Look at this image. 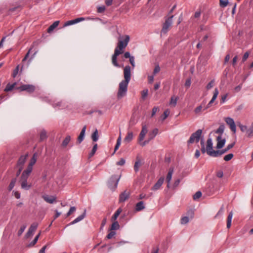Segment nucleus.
<instances>
[{
  "instance_id": "cd10ccee",
  "label": "nucleus",
  "mask_w": 253,
  "mask_h": 253,
  "mask_svg": "<svg viewBox=\"0 0 253 253\" xmlns=\"http://www.w3.org/2000/svg\"><path fill=\"white\" fill-rule=\"evenodd\" d=\"M158 129L156 128H154L152 132H150L149 134V140H152L157 135L158 133Z\"/></svg>"
},
{
  "instance_id": "680f3d73",
  "label": "nucleus",
  "mask_w": 253,
  "mask_h": 253,
  "mask_svg": "<svg viewBox=\"0 0 253 253\" xmlns=\"http://www.w3.org/2000/svg\"><path fill=\"white\" fill-rule=\"evenodd\" d=\"M31 49H32V48L29 49V50H28V51L27 52L26 54L25 55V57L22 59V62H25L27 59V58L29 57Z\"/></svg>"
},
{
  "instance_id": "09e8293b",
  "label": "nucleus",
  "mask_w": 253,
  "mask_h": 253,
  "mask_svg": "<svg viewBox=\"0 0 253 253\" xmlns=\"http://www.w3.org/2000/svg\"><path fill=\"white\" fill-rule=\"evenodd\" d=\"M19 70V65H18L15 69L13 70V73H12V77L13 78H15L16 76L17 75L18 72Z\"/></svg>"
},
{
  "instance_id": "5fc2aeb1",
  "label": "nucleus",
  "mask_w": 253,
  "mask_h": 253,
  "mask_svg": "<svg viewBox=\"0 0 253 253\" xmlns=\"http://www.w3.org/2000/svg\"><path fill=\"white\" fill-rule=\"evenodd\" d=\"M218 93H219V92H218V90L217 88H215L214 89V92H213V96H212V97L211 98V100L214 101L216 99V98H217V96Z\"/></svg>"
},
{
  "instance_id": "9d476101",
  "label": "nucleus",
  "mask_w": 253,
  "mask_h": 253,
  "mask_svg": "<svg viewBox=\"0 0 253 253\" xmlns=\"http://www.w3.org/2000/svg\"><path fill=\"white\" fill-rule=\"evenodd\" d=\"M130 192L127 190H126L123 192L121 193L119 196V203H124L127 200L130 196Z\"/></svg>"
},
{
  "instance_id": "6e6d98bb",
  "label": "nucleus",
  "mask_w": 253,
  "mask_h": 253,
  "mask_svg": "<svg viewBox=\"0 0 253 253\" xmlns=\"http://www.w3.org/2000/svg\"><path fill=\"white\" fill-rule=\"evenodd\" d=\"M116 234V232L113 230H111V232L107 235L106 238L108 239L112 238Z\"/></svg>"
},
{
  "instance_id": "f8f14e48",
  "label": "nucleus",
  "mask_w": 253,
  "mask_h": 253,
  "mask_svg": "<svg viewBox=\"0 0 253 253\" xmlns=\"http://www.w3.org/2000/svg\"><path fill=\"white\" fill-rule=\"evenodd\" d=\"M206 152H207V154L210 156V152H212L213 151V143L212 141L211 138H209L207 141V145Z\"/></svg>"
},
{
  "instance_id": "c756f323",
  "label": "nucleus",
  "mask_w": 253,
  "mask_h": 253,
  "mask_svg": "<svg viewBox=\"0 0 253 253\" xmlns=\"http://www.w3.org/2000/svg\"><path fill=\"white\" fill-rule=\"evenodd\" d=\"M113 222L111 225L110 227V230H115L119 229L120 228V225L118 221H112Z\"/></svg>"
},
{
  "instance_id": "7c9ffc66",
  "label": "nucleus",
  "mask_w": 253,
  "mask_h": 253,
  "mask_svg": "<svg viewBox=\"0 0 253 253\" xmlns=\"http://www.w3.org/2000/svg\"><path fill=\"white\" fill-rule=\"evenodd\" d=\"M121 133L120 134L117 140V143L115 145V148H114V153H115V152L119 149V147L120 146L121 143Z\"/></svg>"
},
{
  "instance_id": "393cba45",
  "label": "nucleus",
  "mask_w": 253,
  "mask_h": 253,
  "mask_svg": "<svg viewBox=\"0 0 253 253\" xmlns=\"http://www.w3.org/2000/svg\"><path fill=\"white\" fill-rule=\"evenodd\" d=\"M59 24V21H55L52 25H51L47 29V32L50 33L53 30L57 27Z\"/></svg>"
},
{
  "instance_id": "dca6fc26",
  "label": "nucleus",
  "mask_w": 253,
  "mask_h": 253,
  "mask_svg": "<svg viewBox=\"0 0 253 253\" xmlns=\"http://www.w3.org/2000/svg\"><path fill=\"white\" fill-rule=\"evenodd\" d=\"M85 215H86V210H84V211L82 214L79 216L75 219H74L73 221H72L69 224H68L66 226H68L74 224L82 220L85 217Z\"/></svg>"
},
{
  "instance_id": "4d7b16f0",
  "label": "nucleus",
  "mask_w": 253,
  "mask_h": 253,
  "mask_svg": "<svg viewBox=\"0 0 253 253\" xmlns=\"http://www.w3.org/2000/svg\"><path fill=\"white\" fill-rule=\"evenodd\" d=\"M202 108H203V107L202 105H200V106L197 107L194 110L195 113L196 114L200 113L202 111Z\"/></svg>"
},
{
  "instance_id": "9b49d317",
  "label": "nucleus",
  "mask_w": 253,
  "mask_h": 253,
  "mask_svg": "<svg viewBox=\"0 0 253 253\" xmlns=\"http://www.w3.org/2000/svg\"><path fill=\"white\" fill-rule=\"evenodd\" d=\"M217 144L216 148L218 149L222 148L225 145L226 139L225 138H222L221 135H218L216 137Z\"/></svg>"
},
{
  "instance_id": "2eb2a0df",
  "label": "nucleus",
  "mask_w": 253,
  "mask_h": 253,
  "mask_svg": "<svg viewBox=\"0 0 253 253\" xmlns=\"http://www.w3.org/2000/svg\"><path fill=\"white\" fill-rule=\"evenodd\" d=\"M121 54L120 52L118 51H114V53L112 57V62L114 66L115 67H120L119 64L117 62V57Z\"/></svg>"
},
{
  "instance_id": "1a4fd4ad",
  "label": "nucleus",
  "mask_w": 253,
  "mask_h": 253,
  "mask_svg": "<svg viewBox=\"0 0 253 253\" xmlns=\"http://www.w3.org/2000/svg\"><path fill=\"white\" fill-rule=\"evenodd\" d=\"M225 121L226 124L229 126L231 130L233 132V133H235L236 128L234 120L231 118L227 117L225 119Z\"/></svg>"
},
{
  "instance_id": "c03bdc74",
  "label": "nucleus",
  "mask_w": 253,
  "mask_h": 253,
  "mask_svg": "<svg viewBox=\"0 0 253 253\" xmlns=\"http://www.w3.org/2000/svg\"><path fill=\"white\" fill-rule=\"evenodd\" d=\"M233 156H234V155L232 153H230V154H228L225 155L223 159L225 161H229L233 158Z\"/></svg>"
},
{
  "instance_id": "13d9d810",
  "label": "nucleus",
  "mask_w": 253,
  "mask_h": 253,
  "mask_svg": "<svg viewBox=\"0 0 253 253\" xmlns=\"http://www.w3.org/2000/svg\"><path fill=\"white\" fill-rule=\"evenodd\" d=\"M126 161L124 158H121L120 160L117 162L116 164L118 166H123L125 165Z\"/></svg>"
},
{
  "instance_id": "4c0bfd02",
  "label": "nucleus",
  "mask_w": 253,
  "mask_h": 253,
  "mask_svg": "<svg viewBox=\"0 0 253 253\" xmlns=\"http://www.w3.org/2000/svg\"><path fill=\"white\" fill-rule=\"evenodd\" d=\"M224 126L223 125H221L219 126V127H218V129H217L215 131V133H219V135H221V136L222 135V133H223L224 132Z\"/></svg>"
},
{
  "instance_id": "20e7f679",
  "label": "nucleus",
  "mask_w": 253,
  "mask_h": 253,
  "mask_svg": "<svg viewBox=\"0 0 253 253\" xmlns=\"http://www.w3.org/2000/svg\"><path fill=\"white\" fill-rule=\"evenodd\" d=\"M173 15L169 16V17H166L165 22L163 25V27L161 30V33L166 34L169 29V28L172 24V19Z\"/></svg>"
},
{
  "instance_id": "e433bc0d",
  "label": "nucleus",
  "mask_w": 253,
  "mask_h": 253,
  "mask_svg": "<svg viewBox=\"0 0 253 253\" xmlns=\"http://www.w3.org/2000/svg\"><path fill=\"white\" fill-rule=\"evenodd\" d=\"M91 138L94 142H96L98 139V130L96 129L91 135Z\"/></svg>"
},
{
  "instance_id": "de8ad7c7",
  "label": "nucleus",
  "mask_w": 253,
  "mask_h": 253,
  "mask_svg": "<svg viewBox=\"0 0 253 253\" xmlns=\"http://www.w3.org/2000/svg\"><path fill=\"white\" fill-rule=\"evenodd\" d=\"M26 228V225H23L20 227V228L19 230V231H18V233H17V235L18 236H20L22 234V233L25 230Z\"/></svg>"
},
{
  "instance_id": "e2e57ef3",
  "label": "nucleus",
  "mask_w": 253,
  "mask_h": 253,
  "mask_svg": "<svg viewBox=\"0 0 253 253\" xmlns=\"http://www.w3.org/2000/svg\"><path fill=\"white\" fill-rule=\"evenodd\" d=\"M160 71V67L158 65L156 66L154 68V70L153 71V74L155 75L156 74H157L158 73H159Z\"/></svg>"
},
{
  "instance_id": "a211bd4d",
  "label": "nucleus",
  "mask_w": 253,
  "mask_h": 253,
  "mask_svg": "<svg viewBox=\"0 0 253 253\" xmlns=\"http://www.w3.org/2000/svg\"><path fill=\"white\" fill-rule=\"evenodd\" d=\"M164 181V177H160L159 180L157 181V182L155 184V185L153 186V187L152 188V190L153 191L157 190L158 189H160L162 185L163 184V182Z\"/></svg>"
},
{
  "instance_id": "473e14b6",
  "label": "nucleus",
  "mask_w": 253,
  "mask_h": 253,
  "mask_svg": "<svg viewBox=\"0 0 253 253\" xmlns=\"http://www.w3.org/2000/svg\"><path fill=\"white\" fill-rule=\"evenodd\" d=\"M40 141H43L46 139L47 138V135H46V131L43 129L42 130L40 134Z\"/></svg>"
},
{
  "instance_id": "338daca9",
  "label": "nucleus",
  "mask_w": 253,
  "mask_h": 253,
  "mask_svg": "<svg viewBox=\"0 0 253 253\" xmlns=\"http://www.w3.org/2000/svg\"><path fill=\"white\" fill-rule=\"evenodd\" d=\"M129 59V62L131 65L133 67H134L135 66V63H134V57L133 56H131Z\"/></svg>"
},
{
  "instance_id": "f03ea898",
  "label": "nucleus",
  "mask_w": 253,
  "mask_h": 253,
  "mask_svg": "<svg viewBox=\"0 0 253 253\" xmlns=\"http://www.w3.org/2000/svg\"><path fill=\"white\" fill-rule=\"evenodd\" d=\"M129 36L126 35L125 39L124 41L119 40L118 43L117 47L115 48V51H118L121 53V54L124 52L125 48L126 47L129 41Z\"/></svg>"
},
{
  "instance_id": "4468645a",
  "label": "nucleus",
  "mask_w": 253,
  "mask_h": 253,
  "mask_svg": "<svg viewBox=\"0 0 253 253\" xmlns=\"http://www.w3.org/2000/svg\"><path fill=\"white\" fill-rule=\"evenodd\" d=\"M43 200L48 203L52 204L56 202V198L54 196L44 195L42 196Z\"/></svg>"
},
{
  "instance_id": "c9c22d12",
  "label": "nucleus",
  "mask_w": 253,
  "mask_h": 253,
  "mask_svg": "<svg viewBox=\"0 0 253 253\" xmlns=\"http://www.w3.org/2000/svg\"><path fill=\"white\" fill-rule=\"evenodd\" d=\"M71 140V137L69 135L67 136L64 140L62 142V145L64 147H65L69 144L70 141Z\"/></svg>"
},
{
  "instance_id": "bf43d9fd",
  "label": "nucleus",
  "mask_w": 253,
  "mask_h": 253,
  "mask_svg": "<svg viewBox=\"0 0 253 253\" xmlns=\"http://www.w3.org/2000/svg\"><path fill=\"white\" fill-rule=\"evenodd\" d=\"M74 24H75V23H74V20L68 21L65 23V24L64 25V27L68 26Z\"/></svg>"
},
{
  "instance_id": "37998d69",
  "label": "nucleus",
  "mask_w": 253,
  "mask_h": 253,
  "mask_svg": "<svg viewBox=\"0 0 253 253\" xmlns=\"http://www.w3.org/2000/svg\"><path fill=\"white\" fill-rule=\"evenodd\" d=\"M41 235V233L40 232L35 238L34 240L30 243L29 244V246H34L37 242L38 239Z\"/></svg>"
},
{
  "instance_id": "72a5a7b5",
  "label": "nucleus",
  "mask_w": 253,
  "mask_h": 253,
  "mask_svg": "<svg viewBox=\"0 0 253 253\" xmlns=\"http://www.w3.org/2000/svg\"><path fill=\"white\" fill-rule=\"evenodd\" d=\"M178 99V97L172 96L170 98L169 104L173 107H175L176 105Z\"/></svg>"
},
{
  "instance_id": "f704fd0d",
  "label": "nucleus",
  "mask_w": 253,
  "mask_h": 253,
  "mask_svg": "<svg viewBox=\"0 0 253 253\" xmlns=\"http://www.w3.org/2000/svg\"><path fill=\"white\" fill-rule=\"evenodd\" d=\"M15 85H16V83H14L13 84H8L6 85V87L4 89V91L5 92H8V91L12 90L13 89V88L14 87Z\"/></svg>"
},
{
  "instance_id": "4be33fe9",
  "label": "nucleus",
  "mask_w": 253,
  "mask_h": 253,
  "mask_svg": "<svg viewBox=\"0 0 253 253\" xmlns=\"http://www.w3.org/2000/svg\"><path fill=\"white\" fill-rule=\"evenodd\" d=\"M173 172V168H171L169 169V171L167 174L166 180L168 183V185H167L168 187H169L170 182V180L172 178V175Z\"/></svg>"
},
{
  "instance_id": "ea45409f",
  "label": "nucleus",
  "mask_w": 253,
  "mask_h": 253,
  "mask_svg": "<svg viewBox=\"0 0 253 253\" xmlns=\"http://www.w3.org/2000/svg\"><path fill=\"white\" fill-rule=\"evenodd\" d=\"M16 181V178H13L11 180V181L9 185V186H8L9 191H11L13 188V187L15 186Z\"/></svg>"
},
{
  "instance_id": "f257e3e1",
  "label": "nucleus",
  "mask_w": 253,
  "mask_h": 253,
  "mask_svg": "<svg viewBox=\"0 0 253 253\" xmlns=\"http://www.w3.org/2000/svg\"><path fill=\"white\" fill-rule=\"evenodd\" d=\"M131 68L129 65L126 66L124 69V80L121 82L119 85V89L117 93L118 99L125 96L127 92V86L131 79Z\"/></svg>"
},
{
  "instance_id": "2f4dec72",
  "label": "nucleus",
  "mask_w": 253,
  "mask_h": 253,
  "mask_svg": "<svg viewBox=\"0 0 253 253\" xmlns=\"http://www.w3.org/2000/svg\"><path fill=\"white\" fill-rule=\"evenodd\" d=\"M37 156L38 154L37 153H35L33 154L32 158H31L30 162L29 164V165L33 167V166L35 165L37 161Z\"/></svg>"
},
{
  "instance_id": "b1692460",
  "label": "nucleus",
  "mask_w": 253,
  "mask_h": 253,
  "mask_svg": "<svg viewBox=\"0 0 253 253\" xmlns=\"http://www.w3.org/2000/svg\"><path fill=\"white\" fill-rule=\"evenodd\" d=\"M141 165V160L137 157L136 161L135 162L134 165V169L135 172H137L139 170V168Z\"/></svg>"
},
{
  "instance_id": "412c9836",
  "label": "nucleus",
  "mask_w": 253,
  "mask_h": 253,
  "mask_svg": "<svg viewBox=\"0 0 253 253\" xmlns=\"http://www.w3.org/2000/svg\"><path fill=\"white\" fill-rule=\"evenodd\" d=\"M33 169V166L28 165L27 168L26 169L23 171L21 175H24L26 177H29L30 174L32 172Z\"/></svg>"
},
{
  "instance_id": "aec40b11",
  "label": "nucleus",
  "mask_w": 253,
  "mask_h": 253,
  "mask_svg": "<svg viewBox=\"0 0 253 253\" xmlns=\"http://www.w3.org/2000/svg\"><path fill=\"white\" fill-rule=\"evenodd\" d=\"M224 154V152L222 150H214L210 152V156L213 157H218Z\"/></svg>"
},
{
  "instance_id": "f3484780",
  "label": "nucleus",
  "mask_w": 253,
  "mask_h": 253,
  "mask_svg": "<svg viewBox=\"0 0 253 253\" xmlns=\"http://www.w3.org/2000/svg\"><path fill=\"white\" fill-rule=\"evenodd\" d=\"M86 129V126H84L83 127V128L80 132V134L78 137L77 141V143L80 144L83 141L84 137L85 132Z\"/></svg>"
},
{
  "instance_id": "a878e982",
  "label": "nucleus",
  "mask_w": 253,
  "mask_h": 253,
  "mask_svg": "<svg viewBox=\"0 0 253 253\" xmlns=\"http://www.w3.org/2000/svg\"><path fill=\"white\" fill-rule=\"evenodd\" d=\"M233 212L231 211L228 216L227 219V228L228 229L230 228L231 226V222H232V219L233 217Z\"/></svg>"
},
{
  "instance_id": "423d86ee",
  "label": "nucleus",
  "mask_w": 253,
  "mask_h": 253,
  "mask_svg": "<svg viewBox=\"0 0 253 253\" xmlns=\"http://www.w3.org/2000/svg\"><path fill=\"white\" fill-rule=\"evenodd\" d=\"M28 177H26L24 175H21L20 177V182L21 188L24 189L28 190L31 187V184L27 183Z\"/></svg>"
},
{
  "instance_id": "7ed1b4c3",
  "label": "nucleus",
  "mask_w": 253,
  "mask_h": 253,
  "mask_svg": "<svg viewBox=\"0 0 253 253\" xmlns=\"http://www.w3.org/2000/svg\"><path fill=\"white\" fill-rule=\"evenodd\" d=\"M121 175H113L110 178L108 182V186L110 189L114 191L117 187Z\"/></svg>"
},
{
  "instance_id": "ddd939ff",
  "label": "nucleus",
  "mask_w": 253,
  "mask_h": 253,
  "mask_svg": "<svg viewBox=\"0 0 253 253\" xmlns=\"http://www.w3.org/2000/svg\"><path fill=\"white\" fill-rule=\"evenodd\" d=\"M147 132L148 129L146 125H143L142 130L139 135L138 140L139 142L142 141L144 139Z\"/></svg>"
},
{
  "instance_id": "bb28decb",
  "label": "nucleus",
  "mask_w": 253,
  "mask_h": 253,
  "mask_svg": "<svg viewBox=\"0 0 253 253\" xmlns=\"http://www.w3.org/2000/svg\"><path fill=\"white\" fill-rule=\"evenodd\" d=\"M122 209L121 208H119L115 212L114 215L112 216V217L111 218V220L112 221H116V219H117L118 217L119 216V215L122 212Z\"/></svg>"
},
{
  "instance_id": "052dcab7",
  "label": "nucleus",
  "mask_w": 253,
  "mask_h": 253,
  "mask_svg": "<svg viewBox=\"0 0 253 253\" xmlns=\"http://www.w3.org/2000/svg\"><path fill=\"white\" fill-rule=\"evenodd\" d=\"M105 10V7L104 6H98L97 7V12L98 13H102Z\"/></svg>"
},
{
  "instance_id": "603ef678",
  "label": "nucleus",
  "mask_w": 253,
  "mask_h": 253,
  "mask_svg": "<svg viewBox=\"0 0 253 253\" xmlns=\"http://www.w3.org/2000/svg\"><path fill=\"white\" fill-rule=\"evenodd\" d=\"M223 212H224V208H223V207L222 206L220 208V209H219V210L218 211L217 213V214H216V215L215 216V218H217L219 216L222 215L223 213Z\"/></svg>"
},
{
  "instance_id": "0e129e2a",
  "label": "nucleus",
  "mask_w": 253,
  "mask_h": 253,
  "mask_svg": "<svg viewBox=\"0 0 253 253\" xmlns=\"http://www.w3.org/2000/svg\"><path fill=\"white\" fill-rule=\"evenodd\" d=\"M249 52H245L243 57V58H242V62H244L248 59V58L249 57Z\"/></svg>"
},
{
  "instance_id": "c85d7f7f",
  "label": "nucleus",
  "mask_w": 253,
  "mask_h": 253,
  "mask_svg": "<svg viewBox=\"0 0 253 253\" xmlns=\"http://www.w3.org/2000/svg\"><path fill=\"white\" fill-rule=\"evenodd\" d=\"M145 208L144 203L142 201H140L136 205L135 210L136 211H140Z\"/></svg>"
},
{
  "instance_id": "58836bf2",
  "label": "nucleus",
  "mask_w": 253,
  "mask_h": 253,
  "mask_svg": "<svg viewBox=\"0 0 253 253\" xmlns=\"http://www.w3.org/2000/svg\"><path fill=\"white\" fill-rule=\"evenodd\" d=\"M228 0H219V5L221 7H225L228 4Z\"/></svg>"
},
{
  "instance_id": "a18cd8bd",
  "label": "nucleus",
  "mask_w": 253,
  "mask_h": 253,
  "mask_svg": "<svg viewBox=\"0 0 253 253\" xmlns=\"http://www.w3.org/2000/svg\"><path fill=\"white\" fill-rule=\"evenodd\" d=\"M76 210V208L75 207H71L68 211V212L67 213L66 215V217L69 216L72 213H73L74 212H75Z\"/></svg>"
},
{
  "instance_id": "3c124183",
  "label": "nucleus",
  "mask_w": 253,
  "mask_h": 253,
  "mask_svg": "<svg viewBox=\"0 0 253 253\" xmlns=\"http://www.w3.org/2000/svg\"><path fill=\"white\" fill-rule=\"evenodd\" d=\"M148 90L145 89L141 91V96L143 99H145L148 95Z\"/></svg>"
},
{
  "instance_id": "39448f33",
  "label": "nucleus",
  "mask_w": 253,
  "mask_h": 253,
  "mask_svg": "<svg viewBox=\"0 0 253 253\" xmlns=\"http://www.w3.org/2000/svg\"><path fill=\"white\" fill-rule=\"evenodd\" d=\"M202 133V130L200 129H198L196 132L193 133L191 135L189 139L188 140L187 143L189 144H192L195 142L196 143L198 142L200 140Z\"/></svg>"
},
{
  "instance_id": "79ce46f5",
  "label": "nucleus",
  "mask_w": 253,
  "mask_h": 253,
  "mask_svg": "<svg viewBox=\"0 0 253 253\" xmlns=\"http://www.w3.org/2000/svg\"><path fill=\"white\" fill-rule=\"evenodd\" d=\"M202 196V192L200 191H197L196 193L193 195V199L194 200H198Z\"/></svg>"
},
{
  "instance_id": "0eeeda50",
  "label": "nucleus",
  "mask_w": 253,
  "mask_h": 253,
  "mask_svg": "<svg viewBox=\"0 0 253 253\" xmlns=\"http://www.w3.org/2000/svg\"><path fill=\"white\" fill-rule=\"evenodd\" d=\"M38 226V223L37 222L33 223L30 228L26 234L25 235V237L26 238H28L31 236H32L34 233V232L36 230L37 227Z\"/></svg>"
},
{
  "instance_id": "5701e85b",
  "label": "nucleus",
  "mask_w": 253,
  "mask_h": 253,
  "mask_svg": "<svg viewBox=\"0 0 253 253\" xmlns=\"http://www.w3.org/2000/svg\"><path fill=\"white\" fill-rule=\"evenodd\" d=\"M133 138V134L132 131H129L127 133L126 135V136L124 141L126 142H130Z\"/></svg>"
},
{
  "instance_id": "774afa93",
  "label": "nucleus",
  "mask_w": 253,
  "mask_h": 253,
  "mask_svg": "<svg viewBox=\"0 0 253 253\" xmlns=\"http://www.w3.org/2000/svg\"><path fill=\"white\" fill-rule=\"evenodd\" d=\"M214 83V81H211L207 85V89H210L213 87V84Z\"/></svg>"
},
{
  "instance_id": "6e6552de",
  "label": "nucleus",
  "mask_w": 253,
  "mask_h": 253,
  "mask_svg": "<svg viewBox=\"0 0 253 253\" xmlns=\"http://www.w3.org/2000/svg\"><path fill=\"white\" fill-rule=\"evenodd\" d=\"M17 89H19L20 91L25 90L28 92L31 93L34 91L35 87L34 85L31 84H23L17 87Z\"/></svg>"
},
{
  "instance_id": "49530a36",
  "label": "nucleus",
  "mask_w": 253,
  "mask_h": 253,
  "mask_svg": "<svg viewBox=\"0 0 253 253\" xmlns=\"http://www.w3.org/2000/svg\"><path fill=\"white\" fill-rule=\"evenodd\" d=\"M235 144V142H233L231 144H230L227 146V147L225 149H223L222 151L224 152V154L227 152L230 149L232 148L234 146Z\"/></svg>"
},
{
  "instance_id": "864d4df0",
  "label": "nucleus",
  "mask_w": 253,
  "mask_h": 253,
  "mask_svg": "<svg viewBox=\"0 0 253 253\" xmlns=\"http://www.w3.org/2000/svg\"><path fill=\"white\" fill-rule=\"evenodd\" d=\"M189 222V218L187 216H184L181 219V223L182 224H185Z\"/></svg>"
},
{
  "instance_id": "69168bd1",
  "label": "nucleus",
  "mask_w": 253,
  "mask_h": 253,
  "mask_svg": "<svg viewBox=\"0 0 253 253\" xmlns=\"http://www.w3.org/2000/svg\"><path fill=\"white\" fill-rule=\"evenodd\" d=\"M84 20H85V18H84V17H80V18H76L75 19H74V21L75 24H76V23H77L78 22L83 21H84Z\"/></svg>"
},
{
  "instance_id": "a19ab883",
  "label": "nucleus",
  "mask_w": 253,
  "mask_h": 253,
  "mask_svg": "<svg viewBox=\"0 0 253 253\" xmlns=\"http://www.w3.org/2000/svg\"><path fill=\"white\" fill-rule=\"evenodd\" d=\"M97 148V144H95L92 148V149L91 152L89 154V158H91L94 155L96 151Z\"/></svg>"
},
{
  "instance_id": "6ab92c4d",
  "label": "nucleus",
  "mask_w": 253,
  "mask_h": 253,
  "mask_svg": "<svg viewBox=\"0 0 253 253\" xmlns=\"http://www.w3.org/2000/svg\"><path fill=\"white\" fill-rule=\"evenodd\" d=\"M27 156H28V154H26L24 156H21L19 158V159L18 161L17 164V167L18 168H20V167L23 168V166L26 162V160L27 159Z\"/></svg>"
},
{
  "instance_id": "8fccbe9b",
  "label": "nucleus",
  "mask_w": 253,
  "mask_h": 253,
  "mask_svg": "<svg viewBox=\"0 0 253 253\" xmlns=\"http://www.w3.org/2000/svg\"><path fill=\"white\" fill-rule=\"evenodd\" d=\"M200 143L201 145V152L203 154L206 153V149L205 147L204 140L203 139L201 140Z\"/></svg>"
}]
</instances>
